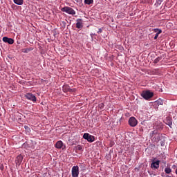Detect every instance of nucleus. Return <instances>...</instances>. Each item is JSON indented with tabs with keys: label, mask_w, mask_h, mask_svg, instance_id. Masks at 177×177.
Here are the masks:
<instances>
[{
	"label": "nucleus",
	"mask_w": 177,
	"mask_h": 177,
	"mask_svg": "<svg viewBox=\"0 0 177 177\" xmlns=\"http://www.w3.org/2000/svg\"><path fill=\"white\" fill-rule=\"evenodd\" d=\"M141 96L143 97V99H145V100H149V99H151V97L154 96V93L150 91H142Z\"/></svg>",
	"instance_id": "f257e3e1"
},
{
	"label": "nucleus",
	"mask_w": 177,
	"mask_h": 177,
	"mask_svg": "<svg viewBox=\"0 0 177 177\" xmlns=\"http://www.w3.org/2000/svg\"><path fill=\"white\" fill-rule=\"evenodd\" d=\"M62 12H65V13H68V15H75V10L70 7H64L61 9Z\"/></svg>",
	"instance_id": "f03ea898"
},
{
	"label": "nucleus",
	"mask_w": 177,
	"mask_h": 177,
	"mask_svg": "<svg viewBox=\"0 0 177 177\" xmlns=\"http://www.w3.org/2000/svg\"><path fill=\"white\" fill-rule=\"evenodd\" d=\"M78 175H80V167L73 166L72 167V177H78Z\"/></svg>",
	"instance_id": "7ed1b4c3"
},
{
	"label": "nucleus",
	"mask_w": 177,
	"mask_h": 177,
	"mask_svg": "<svg viewBox=\"0 0 177 177\" xmlns=\"http://www.w3.org/2000/svg\"><path fill=\"white\" fill-rule=\"evenodd\" d=\"M83 138L88 141V142H95V137L92 135H90L89 133H85L84 135H83Z\"/></svg>",
	"instance_id": "20e7f679"
},
{
	"label": "nucleus",
	"mask_w": 177,
	"mask_h": 177,
	"mask_svg": "<svg viewBox=\"0 0 177 177\" xmlns=\"http://www.w3.org/2000/svg\"><path fill=\"white\" fill-rule=\"evenodd\" d=\"M25 97L26 99H28V100H31V102H37V97H35V95L31 93H26Z\"/></svg>",
	"instance_id": "39448f33"
},
{
	"label": "nucleus",
	"mask_w": 177,
	"mask_h": 177,
	"mask_svg": "<svg viewBox=\"0 0 177 177\" xmlns=\"http://www.w3.org/2000/svg\"><path fill=\"white\" fill-rule=\"evenodd\" d=\"M129 124L130 127H136L138 125V120L135 117H131L129 120Z\"/></svg>",
	"instance_id": "423d86ee"
},
{
	"label": "nucleus",
	"mask_w": 177,
	"mask_h": 177,
	"mask_svg": "<svg viewBox=\"0 0 177 177\" xmlns=\"http://www.w3.org/2000/svg\"><path fill=\"white\" fill-rule=\"evenodd\" d=\"M63 92H75V89L71 88L70 86L65 84L62 87Z\"/></svg>",
	"instance_id": "0eeeda50"
},
{
	"label": "nucleus",
	"mask_w": 177,
	"mask_h": 177,
	"mask_svg": "<svg viewBox=\"0 0 177 177\" xmlns=\"http://www.w3.org/2000/svg\"><path fill=\"white\" fill-rule=\"evenodd\" d=\"M24 158L22 156L21 154L18 155L16 158V160H15L16 165L20 166L21 165V162H23V159Z\"/></svg>",
	"instance_id": "6e6552de"
},
{
	"label": "nucleus",
	"mask_w": 177,
	"mask_h": 177,
	"mask_svg": "<svg viewBox=\"0 0 177 177\" xmlns=\"http://www.w3.org/2000/svg\"><path fill=\"white\" fill-rule=\"evenodd\" d=\"M151 168L152 169H158L160 168V160L153 161L151 164Z\"/></svg>",
	"instance_id": "1a4fd4ad"
},
{
	"label": "nucleus",
	"mask_w": 177,
	"mask_h": 177,
	"mask_svg": "<svg viewBox=\"0 0 177 177\" xmlns=\"http://www.w3.org/2000/svg\"><path fill=\"white\" fill-rule=\"evenodd\" d=\"M3 41L6 44H9L10 45H13L15 44V40L12 38H9L8 37H3Z\"/></svg>",
	"instance_id": "9d476101"
},
{
	"label": "nucleus",
	"mask_w": 177,
	"mask_h": 177,
	"mask_svg": "<svg viewBox=\"0 0 177 177\" xmlns=\"http://www.w3.org/2000/svg\"><path fill=\"white\" fill-rule=\"evenodd\" d=\"M84 27V24H82V19H77L76 23V28H82Z\"/></svg>",
	"instance_id": "9b49d317"
},
{
	"label": "nucleus",
	"mask_w": 177,
	"mask_h": 177,
	"mask_svg": "<svg viewBox=\"0 0 177 177\" xmlns=\"http://www.w3.org/2000/svg\"><path fill=\"white\" fill-rule=\"evenodd\" d=\"M56 149H62L63 147V142L62 140L57 141L55 144Z\"/></svg>",
	"instance_id": "f8f14e48"
},
{
	"label": "nucleus",
	"mask_w": 177,
	"mask_h": 177,
	"mask_svg": "<svg viewBox=\"0 0 177 177\" xmlns=\"http://www.w3.org/2000/svg\"><path fill=\"white\" fill-rule=\"evenodd\" d=\"M165 121L166 124L169 127H171V125H172V119H171L170 118H167Z\"/></svg>",
	"instance_id": "ddd939ff"
},
{
	"label": "nucleus",
	"mask_w": 177,
	"mask_h": 177,
	"mask_svg": "<svg viewBox=\"0 0 177 177\" xmlns=\"http://www.w3.org/2000/svg\"><path fill=\"white\" fill-rule=\"evenodd\" d=\"M32 50V48H23L21 50V52L23 53H28V52H31Z\"/></svg>",
	"instance_id": "4468645a"
},
{
	"label": "nucleus",
	"mask_w": 177,
	"mask_h": 177,
	"mask_svg": "<svg viewBox=\"0 0 177 177\" xmlns=\"http://www.w3.org/2000/svg\"><path fill=\"white\" fill-rule=\"evenodd\" d=\"M13 1L16 5H23L24 3V0H13Z\"/></svg>",
	"instance_id": "2eb2a0df"
},
{
	"label": "nucleus",
	"mask_w": 177,
	"mask_h": 177,
	"mask_svg": "<svg viewBox=\"0 0 177 177\" xmlns=\"http://www.w3.org/2000/svg\"><path fill=\"white\" fill-rule=\"evenodd\" d=\"M165 172L167 174H171V172H172V169H171V167H166L165 169Z\"/></svg>",
	"instance_id": "dca6fc26"
},
{
	"label": "nucleus",
	"mask_w": 177,
	"mask_h": 177,
	"mask_svg": "<svg viewBox=\"0 0 177 177\" xmlns=\"http://www.w3.org/2000/svg\"><path fill=\"white\" fill-rule=\"evenodd\" d=\"M84 3L86 5H92L93 4V0H84Z\"/></svg>",
	"instance_id": "f3484780"
},
{
	"label": "nucleus",
	"mask_w": 177,
	"mask_h": 177,
	"mask_svg": "<svg viewBox=\"0 0 177 177\" xmlns=\"http://www.w3.org/2000/svg\"><path fill=\"white\" fill-rule=\"evenodd\" d=\"M156 103L158 106H162L164 104V101L158 100V101H156Z\"/></svg>",
	"instance_id": "a211bd4d"
},
{
	"label": "nucleus",
	"mask_w": 177,
	"mask_h": 177,
	"mask_svg": "<svg viewBox=\"0 0 177 177\" xmlns=\"http://www.w3.org/2000/svg\"><path fill=\"white\" fill-rule=\"evenodd\" d=\"M161 32H162V30H159V32L155 35L154 39H157V38H158V36L160 35V34H161Z\"/></svg>",
	"instance_id": "6ab92c4d"
},
{
	"label": "nucleus",
	"mask_w": 177,
	"mask_h": 177,
	"mask_svg": "<svg viewBox=\"0 0 177 177\" xmlns=\"http://www.w3.org/2000/svg\"><path fill=\"white\" fill-rule=\"evenodd\" d=\"M160 60H161V57H158L153 61V63H155V64H157V63H158Z\"/></svg>",
	"instance_id": "aec40b11"
},
{
	"label": "nucleus",
	"mask_w": 177,
	"mask_h": 177,
	"mask_svg": "<svg viewBox=\"0 0 177 177\" xmlns=\"http://www.w3.org/2000/svg\"><path fill=\"white\" fill-rule=\"evenodd\" d=\"M76 150H79V151H81V150H82V146L81 145H77L76 147Z\"/></svg>",
	"instance_id": "412c9836"
},
{
	"label": "nucleus",
	"mask_w": 177,
	"mask_h": 177,
	"mask_svg": "<svg viewBox=\"0 0 177 177\" xmlns=\"http://www.w3.org/2000/svg\"><path fill=\"white\" fill-rule=\"evenodd\" d=\"M154 32H156V34H158L160 31H162L161 29L159 28H155L153 29Z\"/></svg>",
	"instance_id": "4be33fe9"
},
{
	"label": "nucleus",
	"mask_w": 177,
	"mask_h": 177,
	"mask_svg": "<svg viewBox=\"0 0 177 177\" xmlns=\"http://www.w3.org/2000/svg\"><path fill=\"white\" fill-rule=\"evenodd\" d=\"M160 146L162 147L165 146V140H163L160 142Z\"/></svg>",
	"instance_id": "5701e85b"
},
{
	"label": "nucleus",
	"mask_w": 177,
	"mask_h": 177,
	"mask_svg": "<svg viewBox=\"0 0 177 177\" xmlns=\"http://www.w3.org/2000/svg\"><path fill=\"white\" fill-rule=\"evenodd\" d=\"M99 106H100V109H104V104L101 103V104L99 105Z\"/></svg>",
	"instance_id": "b1692460"
},
{
	"label": "nucleus",
	"mask_w": 177,
	"mask_h": 177,
	"mask_svg": "<svg viewBox=\"0 0 177 177\" xmlns=\"http://www.w3.org/2000/svg\"><path fill=\"white\" fill-rule=\"evenodd\" d=\"M97 32L98 34H102V32H103V30H102V28H99Z\"/></svg>",
	"instance_id": "393cba45"
},
{
	"label": "nucleus",
	"mask_w": 177,
	"mask_h": 177,
	"mask_svg": "<svg viewBox=\"0 0 177 177\" xmlns=\"http://www.w3.org/2000/svg\"><path fill=\"white\" fill-rule=\"evenodd\" d=\"M24 128H25V129H26V130H27V129H30V128H28V126H25Z\"/></svg>",
	"instance_id": "a878e982"
},
{
	"label": "nucleus",
	"mask_w": 177,
	"mask_h": 177,
	"mask_svg": "<svg viewBox=\"0 0 177 177\" xmlns=\"http://www.w3.org/2000/svg\"><path fill=\"white\" fill-rule=\"evenodd\" d=\"M172 168H174V169H175V168H176V165H173Z\"/></svg>",
	"instance_id": "bb28decb"
},
{
	"label": "nucleus",
	"mask_w": 177,
	"mask_h": 177,
	"mask_svg": "<svg viewBox=\"0 0 177 177\" xmlns=\"http://www.w3.org/2000/svg\"><path fill=\"white\" fill-rule=\"evenodd\" d=\"M176 175H177V167H176Z\"/></svg>",
	"instance_id": "cd10ccee"
},
{
	"label": "nucleus",
	"mask_w": 177,
	"mask_h": 177,
	"mask_svg": "<svg viewBox=\"0 0 177 177\" xmlns=\"http://www.w3.org/2000/svg\"><path fill=\"white\" fill-rule=\"evenodd\" d=\"M168 177H172V176H168Z\"/></svg>",
	"instance_id": "c85d7f7f"
}]
</instances>
